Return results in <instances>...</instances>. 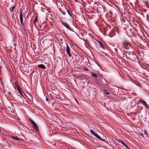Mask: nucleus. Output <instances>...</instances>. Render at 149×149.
<instances>
[{
    "mask_svg": "<svg viewBox=\"0 0 149 149\" xmlns=\"http://www.w3.org/2000/svg\"><path fill=\"white\" fill-rule=\"evenodd\" d=\"M30 122L32 124V127L37 131V132H39V129L38 128V127L37 126V125H36L35 123L33 120H30Z\"/></svg>",
    "mask_w": 149,
    "mask_h": 149,
    "instance_id": "1",
    "label": "nucleus"
},
{
    "mask_svg": "<svg viewBox=\"0 0 149 149\" xmlns=\"http://www.w3.org/2000/svg\"><path fill=\"white\" fill-rule=\"evenodd\" d=\"M123 45L124 46V48L128 50L129 48L131 49V46L128 43H123Z\"/></svg>",
    "mask_w": 149,
    "mask_h": 149,
    "instance_id": "2",
    "label": "nucleus"
},
{
    "mask_svg": "<svg viewBox=\"0 0 149 149\" xmlns=\"http://www.w3.org/2000/svg\"><path fill=\"white\" fill-rule=\"evenodd\" d=\"M66 52L69 56V57H71V55L70 53V49L69 46L68 45H67L66 47Z\"/></svg>",
    "mask_w": 149,
    "mask_h": 149,
    "instance_id": "3",
    "label": "nucleus"
},
{
    "mask_svg": "<svg viewBox=\"0 0 149 149\" xmlns=\"http://www.w3.org/2000/svg\"><path fill=\"white\" fill-rule=\"evenodd\" d=\"M20 19L21 24L22 25L24 24L23 22V14L22 11H21L20 14Z\"/></svg>",
    "mask_w": 149,
    "mask_h": 149,
    "instance_id": "4",
    "label": "nucleus"
},
{
    "mask_svg": "<svg viewBox=\"0 0 149 149\" xmlns=\"http://www.w3.org/2000/svg\"><path fill=\"white\" fill-rule=\"evenodd\" d=\"M61 23L63 25L66 27L67 29H70V26L68 23L63 22H61Z\"/></svg>",
    "mask_w": 149,
    "mask_h": 149,
    "instance_id": "5",
    "label": "nucleus"
},
{
    "mask_svg": "<svg viewBox=\"0 0 149 149\" xmlns=\"http://www.w3.org/2000/svg\"><path fill=\"white\" fill-rule=\"evenodd\" d=\"M94 136L96 137V138H97V139H98L99 140L103 141H104V140L102 139L100 137V136L99 135H98L96 133H95V134L94 135Z\"/></svg>",
    "mask_w": 149,
    "mask_h": 149,
    "instance_id": "6",
    "label": "nucleus"
},
{
    "mask_svg": "<svg viewBox=\"0 0 149 149\" xmlns=\"http://www.w3.org/2000/svg\"><path fill=\"white\" fill-rule=\"evenodd\" d=\"M119 142H120L124 146L126 147V149H130L129 147L125 144V142L122 141L120 140L119 141Z\"/></svg>",
    "mask_w": 149,
    "mask_h": 149,
    "instance_id": "7",
    "label": "nucleus"
},
{
    "mask_svg": "<svg viewBox=\"0 0 149 149\" xmlns=\"http://www.w3.org/2000/svg\"><path fill=\"white\" fill-rule=\"evenodd\" d=\"M38 67L39 68L43 69H45L46 68V66L44 65L43 64H41L38 65Z\"/></svg>",
    "mask_w": 149,
    "mask_h": 149,
    "instance_id": "8",
    "label": "nucleus"
},
{
    "mask_svg": "<svg viewBox=\"0 0 149 149\" xmlns=\"http://www.w3.org/2000/svg\"><path fill=\"white\" fill-rule=\"evenodd\" d=\"M17 89L18 92H19V94L23 97V95L22 93V91H21V90L20 89V88H19V87L18 86H17Z\"/></svg>",
    "mask_w": 149,
    "mask_h": 149,
    "instance_id": "9",
    "label": "nucleus"
},
{
    "mask_svg": "<svg viewBox=\"0 0 149 149\" xmlns=\"http://www.w3.org/2000/svg\"><path fill=\"white\" fill-rule=\"evenodd\" d=\"M98 43V46L99 47L101 48H104V46L102 44V43L100 41H97Z\"/></svg>",
    "mask_w": 149,
    "mask_h": 149,
    "instance_id": "10",
    "label": "nucleus"
},
{
    "mask_svg": "<svg viewBox=\"0 0 149 149\" xmlns=\"http://www.w3.org/2000/svg\"><path fill=\"white\" fill-rule=\"evenodd\" d=\"M11 138L13 139H15L16 141H19L20 140V139L17 136H12L11 137Z\"/></svg>",
    "mask_w": 149,
    "mask_h": 149,
    "instance_id": "11",
    "label": "nucleus"
},
{
    "mask_svg": "<svg viewBox=\"0 0 149 149\" xmlns=\"http://www.w3.org/2000/svg\"><path fill=\"white\" fill-rule=\"evenodd\" d=\"M103 93L107 95L110 94V93L107 91V90H103Z\"/></svg>",
    "mask_w": 149,
    "mask_h": 149,
    "instance_id": "12",
    "label": "nucleus"
},
{
    "mask_svg": "<svg viewBox=\"0 0 149 149\" xmlns=\"http://www.w3.org/2000/svg\"><path fill=\"white\" fill-rule=\"evenodd\" d=\"M91 75L95 78H97L98 77L97 75L94 73L92 72L91 73Z\"/></svg>",
    "mask_w": 149,
    "mask_h": 149,
    "instance_id": "13",
    "label": "nucleus"
},
{
    "mask_svg": "<svg viewBox=\"0 0 149 149\" xmlns=\"http://www.w3.org/2000/svg\"><path fill=\"white\" fill-rule=\"evenodd\" d=\"M140 134L143 138H145L146 136H147L146 134L145 133L143 134V133H140Z\"/></svg>",
    "mask_w": 149,
    "mask_h": 149,
    "instance_id": "14",
    "label": "nucleus"
},
{
    "mask_svg": "<svg viewBox=\"0 0 149 149\" xmlns=\"http://www.w3.org/2000/svg\"><path fill=\"white\" fill-rule=\"evenodd\" d=\"M90 132L93 135H94L95 134V133H96L93 130H90Z\"/></svg>",
    "mask_w": 149,
    "mask_h": 149,
    "instance_id": "15",
    "label": "nucleus"
},
{
    "mask_svg": "<svg viewBox=\"0 0 149 149\" xmlns=\"http://www.w3.org/2000/svg\"><path fill=\"white\" fill-rule=\"evenodd\" d=\"M131 49L129 48V49H128V50H129V52H132L133 51V48L132 47V46H131Z\"/></svg>",
    "mask_w": 149,
    "mask_h": 149,
    "instance_id": "16",
    "label": "nucleus"
},
{
    "mask_svg": "<svg viewBox=\"0 0 149 149\" xmlns=\"http://www.w3.org/2000/svg\"><path fill=\"white\" fill-rule=\"evenodd\" d=\"M143 104L146 107V108H148V104H147L146 102H144Z\"/></svg>",
    "mask_w": 149,
    "mask_h": 149,
    "instance_id": "17",
    "label": "nucleus"
},
{
    "mask_svg": "<svg viewBox=\"0 0 149 149\" xmlns=\"http://www.w3.org/2000/svg\"><path fill=\"white\" fill-rule=\"evenodd\" d=\"M15 8V6H13L12 7V8L11 9H10L11 8H10V10L11 12H12L13 11V10Z\"/></svg>",
    "mask_w": 149,
    "mask_h": 149,
    "instance_id": "18",
    "label": "nucleus"
},
{
    "mask_svg": "<svg viewBox=\"0 0 149 149\" xmlns=\"http://www.w3.org/2000/svg\"><path fill=\"white\" fill-rule=\"evenodd\" d=\"M139 102H141V103H142L143 104H144V102H145V101H144L143 100H140L139 101Z\"/></svg>",
    "mask_w": 149,
    "mask_h": 149,
    "instance_id": "19",
    "label": "nucleus"
},
{
    "mask_svg": "<svg viewBox=\"0 0 149 149\" xmlns=\"http://www.w3.org/2000/svg\"><path fill=\"white\" fill-rule=\"evenodd\" d=\"M66 10H67V11L68 13V14L70 16H71V14L70 13V11L69 10H68L67 8H66Z\"/></svg>",
    "mask_w": 149,
    "mask_h": 149,
    "instance_id": "20",
    "label": "nucleus"
},
{
    "mask_svg": "<svg viewBox=\"0 0 149 149\" xmlns=\"http://www.w3.org/2000/svg\"><path fill=\"white\" fill-rule=\"evenodd\" d=\"M46 101L48 102L49 101V99L47 97L46 98Z\"/></svg>",
    "mask_w": 149,
    "mask_h": 149,
    "instance_id": "21",
    "label": "nucleus"
},
{
    "mask_svg": "<svg viewBox=\"0 0 149 149\" xmlns=\"http://www.w3.org/2000/svg\"><path fill=\"white\" fill-rule=\"evenodd\" d=\"M59 96H55L54 98H56L57 99H59Z\"/></svg>",
    "mask_w": 149,
    "mask_h": 149,
    "instance_id": "22",
    "label": "nucleus"
},
{
    "mask_svg": "<svg viewBox=\"0 0 149 149\" xmlns=\"http://www.w3.org/2000/svg\"><path fill=\"white\" fill-rule=\"evenodd\" d=\"M60 40L62 41V39H61Z\"/></svg>",
    "mask_w": 149,
    "mask_h": 149,
    "instance_id": "23",
    "label": "nucleus"
},
{
    "mask_svg": "<svg viewBox=\"0 0 149 149\" xmlns=\"http://www.w3.org/2000/svg\"><path fill=\"white\" fill-rule=\"evenodd\" d=\"M115 50L116 51H117V49H115Z\"/></svg>",
    "mask_w": 149,
    "mask_h": 149,
    "instance_id": "24",
    "label": "nucleus"
},
{
    "mask_svg": "<svg viewBox=\"0 0 149 149\" xmlns=\"http://www.w3.org/2000/svg\"><path fill=\"white\" fill-rule=\"evenodd\" d=\"M121 52H122V53H123V54H124V53H123V52L122 51H121Z\"/></svg>",
    "mask_w": 149,
    "mask_h": 149,
    "instance_id": "25",
    "label": "nucleus"
}]
</instances>
